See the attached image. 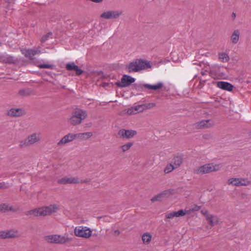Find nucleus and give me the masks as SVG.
I'll list each match as a JSON object with an SVG mask.
<instances>
[{
	"label": "nucleus",
	"instance_id": "1",
	"mask_svg": "<svg viewBox=\"0 0 251 251\" xmlns=\"http://www.w3.org/2000/svg\"><path fill=\"white\" fill-rule=\"evenodd\" d=\"M59 208L58 205L53 204L30 210L27 212L26 215L34 216H46L57 212Z\"/></svg>",
	"mask_w": 251,
	"mask_h": 251
},
{
	"label": "nucleus",
	"instance_id": "2",
	"mask_svg": "<svg viewBox=\"0 0 251 251\" xmlns=\"http://www.w3.org/2000/svg\"><path fill=\"white\" fill-rule=\"evenodd\" d=\"M222 165L219 163H208L199 166L193 170V173L197 175H203L221 170Z\"/></svg>",
	"mask_w": 251,
	"mask_h": 251
},
{
	"label": "nucleus",
	"instance_id": "3",
	"mask_svg": "<svg viewBox=\"0 0 251 251\" xmlns=\"http://www.w3.org/2000/svg\"><path fill=\"white\" fill-rule=\"evenodd\" d=\"M87 117V112L86 110L76 108L68 118L67 122L70 125L76 126L80 125Z\"/></svg>",
	"mask_w": 251,
	"mask_h": 251
},
{
	"label": "nucleus",
	"instance_id": "4",
	"mask_svg": "<svg viewBox=\"0 0 251 251\" xmlns=\"http://www.w3.org/2000/svg\"><path fill=\"white\" fill-rule=\"evenodd\" d=\"M150 62L141 59H135L128 64L126 69L128 73H136L141 70L151 68Z\"/></svg>",
	"mask_w": 251,
	"mask_h": 251
},
{
	"label": "nucleus",
	"instance_id": "5",
	"mask_svg": "<svg viewBox=\"0 0 251 251\" xmlns=\"http://www.w3.org/2000/svg\"><path fill=\"white\" fill-rule=\"evenodd\" d=\"M45 239L47 242L55 244H65L72 240V238L69 237L68 234L49 235L46 236Z\"/></svg>",
	"mask_w": 251,
	"mask_h": 251
},
{
	"label": "nucleus",
	"instance_id": "6",
	"mask_svg": "<svg viewBox=\"0 0 251 251\" xmlns=\"http://www.w3.org/2000/svg\"><path fill=\"white\" fill-rule=\"evenodd\" d=\"M74 233L76 237L88 239L92 235V230L88 226H79L75 227Z\"/></svg>",
	"mask_w": 251,
	"mask_h": 251
},
{
	"label": "nucleus",
	"instance_id": "7",
	"mask_svg": "<svg viewBox=\"0 0 251 251\" xmlns=\"http://www.w3.org/2000/svg\"><path fill=\"white\" fill-rule=\"evenodd\" d=\"M201 213L204 217L207 223L211 226H214L222 223L217 216L212 214L206 209H202L201 211Z\"/></svg>",
	"mask_w": 251,
	"mask_h": 251
},
{
	"label": "nucleus",
	"instance_id": "8",
	"mask_svg": "<svg viewBox=\"0 0 251 251\" xmlns=\"http://www.w3.org/2000/svg\"><path fill=\"white\" fill-rule=\"evenodd\" d=\"M226 183L233 186H247L251 184V181L247 178L231 177L227 180Z\"/></svg>",
	"mask_w": 251,
	"mask_h": 251
},
{
	"label": "nucleus",
	"instance_id": "9",
	"mask_svg": "<svg viewBox=\"0 0 251 251\" xmlns=\"http://www.w3.org/2000/svg\"><path fill=\"white\" fill-rule=\"evenodd\" d=\"M86 180H83L76 176H65L58 179V182L60 184H79L87 182Z\"/></svg>",
	"mask_w": 251,
	"mask_h": 251
},
{
	"label": "nucleus",
	"instance_id": "10",
	"mask_svg": "<svg viewBox=\"0 0 251 251\" xmlns=\"http://www.w3.org/2000/svg\"><path fill=\"white\" fill-rule=\"evenodd\" d=\"M123 14V12L120 10H109L102 13L100 18L103 19H118Z\"/></svg>",
	"mask_w": 251,
	"mask_h": 251
},
{
	"label": "nucleus",
	"instance_id": "11",
	"mask_svg": "<svg viewBox=\"0 0 251 251\" xmlns=\"http://www.w3.org/2000/svg\"><path fill=\"white\" fill-rule=\"evenodd\" d=\"M142 112H143L142 106L137 105L122 110L119 112V115L121 116L132 115Z\"/></svg>",
	"mask_w": 251,
	"mask_h": 251
},
{
	"label": "nucleus",
	"instance_id": "12",
	"mask_svg": "<svg viewBox=\"0 0 251 251\" xmlns=\"http://www.w3.org/2000/svg\"><path fill=\"white\" fill-rule=\"evenodd\" d=\"M136 134V130L132 129H121L118 132V135L120 138L126 139H131Z\"/></svg>",
	"mask_w": 251,
	"mask_h": 251
},
{
	"label": "nucleus",
	"instance_id": "13",
	"mask_svg": "<svg viewBox=\"0 0 251 251\" xmlns=\"http://www.w3.org/2000/svg\"><path fill=\"white\" fill-rule=\"evenodd\" d=\"M25 110L23 108L12 107L7 111V115L10 117H19L25 114Z\"/></svg>",
	"mask_w": 251,
	"mask_h": 251
},
{
	"label": "nucleus",
	"instance_id": "14",
	"mask_svg": "<svg viewBox=\"0 0 251 251\" xmlns=\"http://www.w3.org/2000/svg\"><path fill=\"white\" fill-rule=\"evenodd\" d=\"M214 125V122L210 119L201 120L195 124L196 128L198 129L208 128L213 127Z\"/></svg>",
	"mask_w": 251,
	"mask_h": 251
},
{
	"label": "nucleus",
	"instance_id": "15",
	"mask_svg": "<svg viewBox=\"0 0 251 251\" xmlns=\"http://www.w3.org/2000/svg\"><path fill=\"white\" fill-rule=\"evenodd\" d=\"M75 139V133H69L63 136L57 143V145L59 147H61L73 141Z\"/></svg>",
	"mask_w": 251,
	"mask_h": 251
},
{
	"label": "nucleus",
	"instance_id": "16",
	"mask_svg": "<svg viewBox=\"0 0 251 251\" xmlns=\"http://www.w3.org/2000/svg\"><path fill=\"white\" fill-rule=\"evenodd\" d=\"M26 138L29 146H32L40 142L41 135L39 133L34 132L27 136Z\"/></svg>",
	"mask_w": 251,
	"mask_h": 251
},
{
	"label": "nucleus",
	"instance_id": "17",
	"mask_svg": "<svg viewBox=\"0 0 251 251\" xmlns=\"http://www.w3.org/2000/svg\"><path fill=\"white\" fill-rule=\"evenodd\" d=\"M19 208L17 206L5 203L0 204V212H6L8 211L17 212Z\"/></svg>",
	"mask_w": 251,
	"mask_h": 251
},
{
	"label": "nucleus",
	"instance_id": "18",
	"mask_svg": "<svg viewBox=\"0 0 251 251\" xmlns=\"http://www.w3.org/2000/svg\"><path fill=\"white\" fill-rule=\"evenodd\" d=\"M135 81V79L127 75H124L121 79V87H127Z\"/></svg>",
	"mask_w": 251,
	"mask_h": 251
},
{
	"label": "nucleus",
	"instance_id": "19",
	"mask_svg": "<svg viewBox=\"0 0 251 251\" xmlns=\"http://www.w3.org/2000/svg\"><path fill=\"white\" fill-rule=\"evenodd\" d=\"M240 31L238 29H234L231 33L230 41L234 45L237 44L240 40Z\"/></svg>",
	"mask_w": 251,
	"mask_h": 251
},
{
	"label": "nucleus",
	"instance_id": "20",
	"mask_svg": "<svg viewBox=\"0 0 251 251\" xmlns=\"http://www.w3.org/2000/svg\"><path fill=\"white\" fill-rule=\"evenodd\" d=\"M66 69L68 71H74L75 72V74L77 75H81L83 72V71L80 69L74 62L67 63L66 65Z\"/></svg>",
	"mask_w": 251,
	"mask_h": 251
},
{
	"label": "nucleus",
	"instance_id": "21",
	"mask_svg": "<svg viewBox=\"0 0 251 251\" xmlns=\"http://www.w3.org/2000/svg\"><path fill=\"white\" fill-rule=\"evenodd\" d=\"M216 84L217 87L226 91H231L233 88V86L227 82L218 81Z\"/></svg>",
	"mask_w": 251,
	"mask_h": 251
},
{
	"label": "nucleus",
	"instance_id": "22",
	"mask_svg": "<svg viewBox=\"0 0 251 251\" xmlns=\"http://www.w3.org/2000/svg\"><path fill=\"white\" fill-rule=\"evenodd\" d=\"M93 136L91 132H86L83 133H78L75 134V139L80 140H86Z\"/></svg>",
	"mask_w": 251,
	"mask_h": 251
},
{
	"label": "nucleus",
	"instance_id": "23",
	"mask_svg": "<svg viewBox=\"0 0 251 251\" xmlns=\"http://www.w3.org/2000/svg\"><path fill=\"white\" fill-rule=\"evenodd\" d=\"M152 235L150 232H145L141 236L142 243L145 245H149L152 240Z\"/></svg>",
	"mask_w": 251,
	"mask_h": 251
},
{
	"label": "nucleus",
	"instance_id": "24",
	"mask_svg": "<svg viewBox=\"0 0 251 251\" xmlns=\"http://www.w3.org/2000/svg\"><path fill=\"white\" fill-rule=\"evenodd\" d=\"M22 52L25 57L31 59L36 54L39 53L40 51L34 50H23Z\"/></svg>",
	"mask_w": 251,
	"mask_h": 251
},
{
	"label": "nucleus",
	"instance_id": "25",
	"mask_svg": "<svg viewBox=\"0 0 251 251\" xmlns=\"http://www.w3.org/2000/svg\"><path fill=\"white\" fill-rule=\"evenodd\" d=\"M218 59L222 62L226 63L229 61L230 58L227 53L221 52L218 53Z\"/></svg>",
	"mask_w": 251,
	"mask_h": 251
},
{
	"label": "nucleus",
	"instance_id": "26",
	"mask_svg": "<svg viewBox=\"0 0 251 251\" xmlns=\"http://www.w3.org/2000/svg\"><path fill=\"white\" fill-rule=\"evenodd\" d=\"M183 161L182 157L180 155H177L174 157L173 159L174 166L176 168L180 166Z\"/></svg>",
	"mask_w": 251,
	"mask_h": 251
},
{
	"label": "nucleus",
	"instance_id": "27",
	"mask_svg": "<svg viewBox=\"0 0 251 251\" xmlns=\"http://www.w3.org/2000/svg\"><path fill=\"white\" fill-rule=\"evenodd\" d=\"M8 231V238H15L19 237L20 235L18 230L15 229H9Z\"/></svg>",
	"mask_w": 251,
	"mask_h": 251
},
{
	"label": "nucleus",
	"instance_id": "28",
	"mask_svg": "<svg viewBox=\"0 0 251 251\" xmlns=\"http://www.w3.org/2000/svg\"><path fill=\"white\" fill-rule=\"evenodd\" d=\"M133 143L132 142H127L119 147V149L123 153L125 152L131 148V147L133 146Z\"/></svg>",
	"mask_w": 251,
	"mask_h": 251
},
{
	"label": "nucleus",
	"instance_id": "29",
	"mask_svg": "<svg viewBox=\"0 0 251 251\" xmlns=\"http://www.w3.org/2000/svg\"><path fill=\"white\" fill-rule=\"evenodd\" d=\"M144 86L146 88L149 89L157 90L162 88L163 84L161 82H159L155 85L145 84Z\"/></svg>",
	"mask_w": 251,
	"mask_h": 251
},
{
	"label": "nucleus",
	"instance_id": "30",
	"mask_svg": "<svg viewBox=\"0 0 251 251\" xmlns=\"http://www.w3.org/2000/svg\"><path fill=\"white\" fill-rule=\"evenodd\" d=\"M174 218H178L180 217L184 216L186 214H187V210H183L181 209L177 211H172Z\"/></svg>",
	"mask_w": 251,
	"mask_h": 251
},
{
	"label": "nucleus",
	"instance_id": "31",
	"mask_svg": "<svg viewBox=\"0 0 251 251\" xmlns=\"http://www.w3.org/2000/svg\"><path fill=\"white\" fill-rule=\"evenodd\" d=\"M1 61L6 63H13L14 62V59L11 56L8 55H4L0 58Z\"/></svg>",
	"mask_w": 251,
	"mask_h": 251
},
{
	"label": "nucleus",
	"instance_id": "32",
	"mask_svg": "<svg viewBox=\"0 0 251 251\" xmlns=\"http://www.w3.org/2000/svg\"><path fill=\"white\" fill-rule=\"evenodd\" d=\"M162 198L169 197L175 194V191L173 189H168L161 192Z\"/></svg>",
	"mask_w": 251,
	"mask_h": 251
},
{
	"label": "nucleus",
	"instance_id": "33",
	"mask_svg": "<svg viewBox=\"0 0 251 251\" xmlns=\"http://www.w3.org/2000/svg\"><path fill=\"white\" fill-rule=\"evenodd\" d=\"M175 168H176L173 164L170 163L167 164L163 170L165 174H167L172 172Z\"/></svg>",
	"mask_w": 251,
	"mask_h": 251
},
{
	"label": "nucleus",
	"instance_id": "34",
	"mask_svg": "<svg viewBox=\"0 0 251 251\" xmlns=\"http://www.w3.org/2000/svg\"><path fill=\"white\" fill-rule=\"evenodd\" d=\"M174 218L173 211H168L165 213L164 220L166 222H169Z\"/></svg>",
	"mask_w": 251,
	"mask_h": 251
},
{
	"label": "nucleus",
	"instance_id": "35",
	"mask_svg": "<svg viewBox=\"0 0 251 251\" xmlns=\"http://www.w3.org/2000/svg\"><path fill=\"white\" fill-rule=\"evenodd\" d=\"M29 146V145L28 144L26 138H25V139L20 140L19 141V147L20 149H24Z\"/></svg>",
	"mask_w": 251,
	"mask_h": 251
},
{
	"label": "nucleus",
	"instance_id": "36",
	"mask_svg": "<svg viewBox=\"0 0 251 251\" xmlns=\"http://www.w3.org/2000/svg\"><path fill=\"white\" fill-rule=\"evenodd\" d=\"M31 94V91L28 89H20L18 92L19 95L21 96H29Z\"/></svg>",
	"mask_w": 251,
	"mask_h": 251
},
{
	"label": "nucleus",
	"instance_id": "37",
	"mask_svg": "<svg viewBox=\"0 0 251 251\" xmlns=\"http://www.w3.org/2000/svg\"><path fill=\"white\" fill-rule=\"evenodd\" d=\"M156 106L155 103H148L145 104H140V106H142L143 111L148 109H151Z\"/></svg>",
	"mask_w": 251,
	"mask_h": 251
},
{
	"label": "nucleus",
	"instance_id": "38",
	"mask_svg": "<svg viewBox=\"0 0 251 251\" xmlns=\"http://www.w3.org/2000/svg\"><path fill=\"white\" fill-rule=\"evenodd\" d=\"M163 198L161 195V193L154 196L151 199V202L153 203L157 201H161L162 200Z\"/></svg>",
	"mask_w": 251,
	"mask_h": 251
},
{
	"label": "nucleus",
	"instance_id": "39",
	"mask_svg": "<svg viewBox=\"0 0 251 251\" xmlns=\"http://www.w3.org/2000/svg\"><path fill=\"white\" fill-rule=\"evenodd\" d=\"M201 209V206L197 205H193L188 210H187V214H190L191 212L198 211Z\"/></svg>",
	"mask_w": 251,
	"mask_h": 251
},
{
	"label": "nucleus",
	"instance_id": "40",
	"mask_svg": "<svg viewBox=\"0 0 251 251\" xmlns=\"http://www.w3.org/2000/svg\"><path fill=\"white\" fill-rule=\"evenodd\" d=\"M8 238L7 230L0 231V239H4Z\"/></svg>",
	"mask_w": 251,
	"mask_h": 251
},
{
	"label": "nucleus",
	"instance_id": "41",
	"mask_svg": "<svg viewBox=\"0 0 251 251\" xmlns=\"http://www.w3.org/2000/svg\"><path fill=\"white\" fill-rule=\"evenodd\" d=\"M38 67L40 68H48V69H52L53 67V65L51 64H40L38 65Z\"/></svg>",
	"mask_w": 251,
	"mask_h": 251
},
{
	"label": "nucleus",
	"instance_id": "42",
	"mask_svg": "<svg viewBox=\"0 0 251 251\" xmlns=\"http://www.w3.org/2000/svg\"><path fill=\"white\" fill-rule=\"evenodd\" d=\"M50 33H48L47 34L43 36L41 39V42L43 43V42H45L48 39V38L49 37V36H50Z\"/></svg>",
	"mask_w": 251,
	"mask_h": 251
},
{
	"label": "nucleus",
	"instance_id": "43",
	"mask_svg": "<svg viewBox=\"0 0 251 251\" xmlns=\"http://www.w3.org/2000/svg\"><path fill=\"white\" fill-rule=\"evenodd\" d=\"M120 233V231L118 229H114L113 230V234L115 236L119 235Z\"/></svg>",
	"mask_w": 251,
	"mask_h": 251
},
{
	"label": "nucleus",
	"instance_id": "44",
	"mask_svg": "<svg viewBox=\"0 0 251 251\" xmlns=\"http://www.w3.org/2000/svg\"><path fill=\"white\" fill-rule=\"evenodd\" d=\"M211 75L212 77H214L215 78H217V79H220V78H222V75H219L218 76H214L212 74V73H211Z\"/></svg>",
	"mask_w": 251,
	"mask_h": 251
},
{
	"label": "nucleus",
	"instance_id": "45",
	"mask_svg": "<svg viewBox=\"0 0 251 251\" xmlns=\"http://www.w3.org/2000/svg\"><path fill=\"white\" fill-rule=\"evenodd\" d=\"M91 1L96 2V3H100L103 1V0H90Z\"/></svg>",
	"mask_w": 251,
	"mask_h": 251
},
{
	"label": "nucleus",
	"instance_id": "46",
	"mask_svg": "<svg viewBox=\"0 0 251 251\" xmlns=\"http://www.w3.org/2000/svg\"><path fill=\"white\" fill-rule=\"evenodd\" d=\"M232 16V17L235 18V13H233Z\"/></svg>",
	"mask_w": 251,
	"mask_h": 251
},
{
	"label": "nucleus",
	"instance_id": "47",
	"mask_svg": "<svg viewBox=\"0 0 251 251\" xmlns=\"http://www.w3.org/2000/svg\"><path fill=\"white\" fill-rule=\"evenodd\" d=\"M2 188V185L1 184H0V188Z\"/></svg>",
	"mask_w": 251,
	"mask_h": 251
}]
</instances>
